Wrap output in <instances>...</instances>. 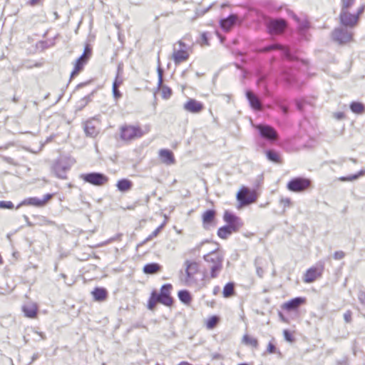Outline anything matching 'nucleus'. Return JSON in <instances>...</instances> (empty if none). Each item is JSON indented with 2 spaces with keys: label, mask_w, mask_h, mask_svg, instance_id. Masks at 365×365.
Instances as JSON below:
<instances>
[{
  "label": "nucleus",
  "mask_w": 365,
  "mask_h": 365,
  "mask_svg": "<svg viewBox=\"0 0 365 365\" xmlns=\"http://www.w3.org/2000/svg\"><path fill=\"white\" fill-rule=\"evenodd\" d=\"M284 79L289 83H291L292 80L288 76H286L284 77Z\"/></svg>",
  "instance_id": "bf43d9fd"
},
{
  "label": "nucleus",
  "mask_w": 365,
  "mask_h": 365,
  "mask_svg": "<svg viewBox=\"0 0 365 365\" xmlns=\"http://www.w3.org/2000/svg\"><path fill=\"white\" fill-rule=\"evenodd\" d=\"M286 27V22L284 20H273L268 24L269 32L271 34H282Z\"/></svg>",
  "instance_id": "4468645a"
},
{
  "label": "nucleus",
  "mask_w": 365,
  "mask_h": 365,
  "mask_svg": "<svg viewBox=\"0 0 365 365\" xmlns=\"http://www.w3.org/2000/svg\"><path fill=\"white\" fill-rule=\"evenodd\" d=\"M92 49L88 45H86L83 53L76 61L74 69L71 74V77L73 78L77 76L83 69V66L86 63L91 56Z\"/></svg>",
  "instance_id": "0eeeda50"
},
{
  "label": "nucleus",
  "mask_w": 365,
  "mask_h": 365,
  "mask_svg": "<svg viewBox=\"0 0 365 365\" xmlns=\"http://www.w3.org/2000/svg\"><path fill=\"white\" fill-rule=\"evenodd\" d=\"M237 199L243 205H247L254 202L253 196L249 193V190L246 188L238 192Z\"/></svg>",
  "instance_id": "6ab92c4d"
},
{
  "label": "nucleus",
  "mask_w": 365,
  "mask_h": 365,
  "mask_svg": "<svg viewBox=\"0 0 365 365\" xmlns=\"http://www.w3.org/2000/svg\"><path fill=\"white\" fill-rule=\"evenodd\" d=\"M344 319L346 321V322L349 323L351 322V315L350 312H346L344 314Z\"/></svg>",
  "instance_id": "8fccbe9b"
},
{
  "label": "nucleus",
  "mask_w": 365,
  "mask_h": 365,
  "mask_svg": "<svg viewBox=\"0 0 365 365\" xmlns=\"http://www.w3.org/2000/svg\"><path fill=\"white\" fill-rule=\"evenodd\" d=\"M159 302L160 299H158L157 296V292L155 291L153 292L150 296V298L148 301V309L150 310H153L155 307L156 304Z\"/></svg>",
  "instance_id": "e433bc0d"
},
{
  "label": "nucleus",
  "mask_w": 365,
  "mask_h": 365,
  "mask_svg": "<svg viewBox=\"0 0 365 365\" xmlns=\"http://www.w3.org/2000/svg\"><path fill=\"white\" fill-rule=\"evenodd\" d=\"M219 289V287H215L214 289V293L216 294V292H217V289Z\"/></svg>",
  "instance_id": "69168bd1"
},
{
  "label": "nucleus",
  "mask_w": 365,
  "mask_h": 365,
  "mask_svg": "<svg viewBox=\"0 0 365 365\" xmlns=\"http://www.w3.org/2000/svg\"><path fill=\"white\" fill-rule=\"evenodd\" d=\"M364 11V6H360L358 9L357 14L356 16H359L361 14H362Z\"/></svg>",
  "instance_id": "4d7b16f0"
},
{
  "label": "nucleus",
  "mask_w": 365,
  "mask_h": 365,
  "mask_svg": "<svg viewBox=\"0 0 365 365\" xmlns=\"http://www.w3.org/2000/svg\"><path fill=\"white\" fill-rule=\"evenodd\" d=\"M132 182L127 179H123L118 182L117 187L120 191L126 192L131 189Z\"/></svg>",
  "instance_id": "7c9ffc66"
},
{
  "label": "nucleus",
  "mask_w": 365,
  "mask_h": 365,
  "mask_svg": "<svg viewBox=\"0 0 365 365\" xmlns=\"http://www.w3.org/2000/svg\"><path fill=\"white\" fill-rule=\"evenodd\" d=\"M257 129L262 137L269 140H275L277 139V133L276 130L268 125H259Z\"/></svg>",
  "instance_id": "ddd939ff"
},
{
  "label": "nucleus",
  "mask_w": 365,
  "mask_h": 365,
  "mask_svg": "<svg viewBox=\"0 0 365 365\" xmlns=\"http://www.w3.org/2000/svg\"><path fill=\"white\" fill-rule=\"evenodd\" d=\"M310 185L311 181L309 179L295 178L287 183V187L292 192H301L307 190Z\"/></svg>",
  "instance_id": "20e7f679"
},
{
  "label": "nucleus",
  "mask_w": 365,
  "mask_h": 365,
  "mask_svg": "<svg viewBox=\"0 0 365 365\" xmlns=\"http://www.w3.org/2000/svg\"><path fill=\"white\" fill-rule=\"evenodd\" d=\"M52 197V195L51 194H46L44 195L43 199H39L38 197H29L24 200L17 207L19 208V207L22 205H31L34 207H41L44 206L46 202Z\"/></svg>",
  "instance_id": "9d476101"
},
{
  "label": "nucleus",
  "mask_w": 365,
  "mask_h": 365,
  "mask_svg": "<svg viewBox=\"0 0 365 365\" xmlns=\"http://www.w3.org/2000/svg\"><path fill=\"white\" fill-rule=\"evenodd\" d=\"M297 107L299 110H303V103L301 101H297Z\"/></svg>",
  "instance_id": "6e6d98bb"
},
{
  "label": "nucleus",
  "mask_w": 365,
  "mask_h": 365,
  "mask_svg": "<svg viewBox=\"0 0 365 365\" xmlns=\"http://www.w3.org/2000/svg\"><path fill=\"white\" fill-rule=\"evenodd\" d=\"M68 169V166L63 165L61 163H56L53 168L56 175L61 179L66 178V173Z\"/></svg>",
  "instance_id": "393cba45"
},
{
  "label": "nucleus",
  "mask_w": 365,
  "mask_h": 365,
  "mask_svg": "<svg viewBox=\"0 0 365 365\" xmlns=\"http://www.w3.org/2000/svg\"><path fill=\"white\" fill-rule=\"evenodd\" d=\"M120 139L125 142H130L141 138L145 133L138 125L125 124L120 126Z\"/></svg>",
  "instance_id": "f03ea898"
},
{
  "label": "nucleus",
  "mask_w": 365,
  "mask_h": 365,
  "mask_svg": "<svg viewBox=\"0 0 365 365\" xmlns=\"http://www.w3.org/2000/svg\"><path fill=\"white\" fill-rule=\"evenodd\" d=\"M279 202L284 207L283 212L285 211L286 207H289L292 205V200L289 197H282Z\"/></svg>",
  "instance_id": "a19ab883"
},
{
  "label": "nucleus",
  "mask_w": 365,
  "mask_h": 365,
  "mask_svg": "<svg viewBox=\"0 0 365 365\" xmlns=\"http://www.w3.org/2000/svg\"><path fill=\"white\" fill-rule=\"evenodd\" d=\"M81 178L83 179L85 182L96 186L103 185L108 180V178L105 175L100 173L82 174L81 175Z\"/></svg>",
  "instance_id": "423d86ee"
},
{
  "label": "nucleus",
  "mask_w": 365,
  "mask_h": 365,
  "mask_svg": "<svg viewBox=\"0 0 365 365\" xmlns=\"http://www.w3.org/2000/svg\"><path fill=\"white\" fill-rule=\"evenodd\" d=\"M342 9L341 10H348V9L354 4V0H341Z\"/></svg>",
  "instance_id": "c03bdc74"
},
{
  "label": "nucleus",
  "mask_w": 365,
  "mask_h": 365,
  "mask_svg": "<svg viewBox=\"0 0 365 365\" xmlns=\"http://www.w3.org/2000/svg\"><path fill=\"white\" fill-rule=\"evenodd\" d=\"M84 131L88 136L95 137L97 135L98 131L93 125L91 121H88L85 124Z\"/></svg>",
  "instance_id": "c756f323"
},
{
  "label": "nucleus",
  "mask_w": 365,
  "mask_h": 365,
  "mask_svg": "<svg viewBox=\"0 0 365 365\" xmlns=\"http://www.w3.org/2000/svg\"><path fill=\"white\" fill-rule=\"evenodd\" d=\"M187 45L179 41L174 45L172 58L176 65L186 61L189 58V53L186 51Z\"/></svg>",
  "instance_id": "7ed1b4c3"
},
{
  "label": "nucleus",
  "mask_w": 365,
  "mask_h": 365,
  "mask_svg": "<svg viewBox=\"0 0 365 365\" xmlns=\"http://www.w3.org/2000/svg\"><path fill=\"white\" fill-rule=\"evenodd\" d=\"M223 219L227 223L230 228L235 232H237L243 225L240 217L227 210L225 212Z\"/></svg>",
  "instance_id": "6e6552de"
},
{
  "label": "nucleus",
  "mask_w": 365,
  "mask_h": 365,
  "mask_svg": "<svg viewBox=\"0 0 365 365\" xmlns=\"http://www.w3.org/2000/svg\"><path fill=\"white\" fill-rule=\"evenodd\" d=\"M264 78L263 76L260 77L259 79L258 80V83H259L261 81H262L264 80Z\"/></svg>",
  "instance_id": "0e129e2a"
},
{
  "label": "nucleus",
  "mask_w": 365,
  "mask_h": 365,
  "mask_svg": "<svg viewBox=\"0 0 365 365\" xmlns=\"http://www.w3.org/2000/svg\"><path fill=\"white\" fill-rule=\"evenodd\" d=\"M37 309V305L32 302H29L22 307V311L25 316L29 318L36 317Z\"/></svg>",
  "instance_id": "4be33fe9"
},
{
  "label": "nucleus",
  "mask_w": 365,
  "mask_h": 365,
  "mask_svg": "<svg viewBox=\"0 0 365 365\" xmlns=\"http://www.w3.org/2000/svg\"><path fill=\"white\" fill-rule=\"evenodd\" d=\"M282 110H283L284 113H287L288 110H287V107L282 106Z\"/></svg>",
  "instance_id": "e2e57ef3"
},
{
  "label": "nucleus",
  "mask_w": 365,
  "mask_h": 365,
  "mask_svg": "<svg viewBox=\"0 0 365 365\" xmlns=\"http://www.w3.org/2000/svg\"><path fill=\"white\" fill-rule=\"evenodd\" d=\"M92 294L96 301H103L107 297V291L104 288H96Z\"/></svg>",
  "instance_id": "cd10ccee"
},
{
  "label": "nucleus",
  "mask_w": 365,
  "mask_h": 365,
  "mask_svg": "<svg viewBox=\"0 0 365 365\" xmlns=\"http://www.w3.org/2000/svg\"><path fill=\"white\" fill-rule=\"evenodd\" d=\"M267 352L269 353V354H274V353H276V347L275 346L269 342L268 346H267Z\"/></svg>",
  "instance_id": "de8ad7c7"
},
{
  "label": "nucleus",
  "mask_w": 365,
  "mask_h": 365,
  "mask_svg": "<svg viewBox=\"0 0 365 365\" xmlns=\"http://www.w3.org/2000/svg\"><path fill=\"white\" fill-rule=\"evenodd\" d=\"M178 365H192V364L188 362H186V361H182V362H180Z\"/></svg>",
  "instance_id": "680f3d73"
},
{
  "label": "nucleus",
  "mask_w": 365,
  "mask_h": 365,
  "mask_svg": "<svg viewBox=\"0 0 365 365\" xmlns=\"http://www.w3.org/2000/svg\"><path fill=\"white\" fill-rule=\"evenodd\" d=\"M276 49L281 50L282 51L283 54L284 55V56L287 59H289L290 61L295 60V57L291 53L289 48L284 47L283 46H282L280 44L276 43V44H272V45L268 46L262 48L261 50V51L262 52H269V51H271L272 50H276Z\"/></svg>",
  "instance_id": "2eb2a0df"
},
{
  "label": "nucleus",
  "mask_w": 365,
  "mask_h": 365,
  "mask_svg": "<svg viewBox=\"0 0 365 365\" xmlns=\"http://www.w3.org/2000/svg\"><path fill=\"white\" fill-rule=\"evenodd\" d=\"M332 38L339 44L346 43L351 41L353 33L346 28H337L332 32Z\"/></svg>",
  "instance_id": "39448f33"
},
{
  "label": "nucleus",
  "mask_w": 365,
  "mask_h": 365,
  "mask_svg": "<svg viewBox=\"0 0 365 365\" xmlns=\"http://www.w3.org/2000/svg\"><path fill=\"white\" fill-rule=\"evenodd\" d=\"M344 257H345V253L343 251H336L334 254V258L337 260L341 259Z\"/></svg>",
  "instance_id": "a18cd8bd"
},
{
  "label": "nucleus",
  "mask_w": 365,
  "mask_h": 365,
  "mask_svg": "<svg viewBox=\"0 0 365 365\" xmlns=\"http://www.w3.org/2000/svg\"><path fill=\"white\" fill-rule=\"evenodd\" d=\"M341 24L347 28H353L358 22V16L351 14L347 10H341L340 14Z\"/></svg>",
  "instance_id": "9b49d317"
},
{
  "label": "nucleus",
  "mask_w": 365,
  "mask_h": 365,
  "mask_svg": "<svg viewBox=\"0 0 365 365\" xmlns=\"http://www.w3.org/2000/svg\"><path fill=\"white\" fill-rule=\"evenodd\" d=\"M365 175V170H361L357 174L351 175L348 177L339 178L340 181H354L357 180L360 176Z\"/></svg>",
  "instance_id": "4c0bfd02"
},
{
  "label": "nucleus",
  "mask_w": 365,
  "mask_h": 365,
  "mask_svg": "<svg viewBox=\"0 0 365 365\" xmlns=\"http://www.w3.org/2000/svg\"><path fill=\"white\" fill-rule=\"evenodd\" d=\"M218 322V317L213 316L210 317L207 322V327L208 329H213Z\"/></svg>",
  "instance_id": "ea45409f"
},
{
  "label": "nucleus",
  "mask_w": 365,
  "mask_h": 365,
  "mask_svg": "<svg viewBox=\"0 0 365 365\" xmlns=\"http://www.w3.org/2000/svg\"><path fill=\"white\" fill-rule=\"evenodd\" d=\"M39 334L41 335V338L44 339V336H43V334L41 333Z\"/></svg>",
  "instance_id": "774afa93"
},
{
  "label": "nucleus",
  "mask_w": 365,
  "mask_h": 365,
  "mask_svg": "<svg viewBox=\"0 0 365 365\" xmlns=\"http://www.w3.org/2000/svg\"><path fill=\"white\" fill-rule=\"evenodd\" d=\"M13 101H14V102H17V101H18V99H17L16 97H14V98H13Z\"/></svg>",
  "instance_id": "338daca9"
},
{
  "label": "nucleus",
  "mask_w": 365,
  "mask_h": 365,
  "mask_svg": "<svg viewBox=\"0 0 365 365\" xmlns=\"http://www.w3.org/2000/svg\"><path fill=\"white\" fill-rule=\"evenodd\" d=\"M222 294L225 298H229L235 294V284L229 282L223 288Z\"/></svg>",
  "instance_id": "2f4dec72"
},
{
  "label": "nucleus",
  "mask_w": 365,
  "mask_h": 365,
  "mask_svg": "<svg viewBox=\"0 0 365 365\" xmlns=\"http://www.w3.org/2000/svg\"><path fill=\"white\" fill-rule=\"evenodd\" d=\"M118 88V84L117 81H115L113 84V96L115 98H118L121 96Z\"/></svg>",
  "instance_id": "79ce46f5"
},
{
  "label": "nucleus",
  "mask_w": 365,
  "mask_h": 365,
  "mask_svg": "<svg viewBox=\"0 0 365 365\" xmlns=\"http://www.w3.org/2000/svg\"><path fill=\"white\" fill-rule=\"evenodd\" d=\"M237 19L236 15L231 14L227 18L222 19L220 25L223 29L228 31L235 24Z\"/></svg>",
  "instance_id": "b1692460"
},
{
  "label": "nucleus",
  "mask_w": 365,
  "mask_h": 365,
  "mask_svg": "<svg viewBox=\"0 0 365 365\" xmlns=\"http://www.w3.org/2000/svg\"><path fill=\"white\" fill-rule=\"evenodd\" d=\"M205 244H211L209 241H205V242H200L197 247H196V250H200L201 248L203 247V245Z\"/></svg>",
  "instance_id": "5fc2aeb1"
},
{
  "label": "nucleus",
  "mask_w": 365,
  "mask_h": 365,
  "mask_svg": "<svg viewBox=\"0 0 365 365\" xmlns=\"http://www.w3.org/2000/svg\"><path fill=\"white\" fill-rule=\"evenodd\" d=\"M309 27V24L307 21H304L301 24H300V29L302 30H306Z\"/></svg>",
  "instance_id": "603ef678"
},
{
  "label": "nucleus",
  "mask_w": 365,
  "mask_h": 365,
  "mask_svg": "<svg viewBox=\"0 0 365 365\" xmlns=\"http://www.w3.org/2000/svg\"><path fill=\"white\" fill-rule=\"evenodd\" d=\"M333 117L336 120H341L344 118L345 115L343 112H336L333 113Z\"/></svg>",
  "instance_id": "49530a36"
},
{
  "label": "nucleus",
  "mask_w": 365,
  "mask_h": 365,
  "mask_svg": "<svg viewBox=\"0 0 365 365\" xmlns=\"http://www.w3.org/2000/svg\"><path fill=\"white\" fill-rule=\"evenodd\" d=\"M215 214L216 212L213 210H206L202 214V222L205 227H206V225H210L214 220Z\"/></svg>",
  "instance_id": "bb28decb"
},
{
  "label": "nucleus",
  "mask_w": 365,
  "mask_h": 365,
  "mask_svg": "<svg viewBox=\"0 0 365 365\" xmlns=\"http://www.w3.org/2000/svg\"><path fill=\"white\" fill-rule=\"evenodd\" d=\"M306 299L303 297H296L285 302L282 307L287 311H292L297 309L299 306L305 303Z\"/></svg>",
  "instance_id": "aec40b11"
},
{
  "label": "nucleus",
  "mask_w": 365,
  "mask_h": 365,
  "mask_svg": "<svg viewBox=\"0 0 365 365\" xmlns=\"http://www.w3.org/2000/svg\"><path fill=\"white\" fill-rule=\"evenodd\" d=\"M159 158L160 161L167 165H170L175 163V159L172 151L168 149H161L159 150Z\"/></svg>",
  "instance_id": "f3484780"
},
{
  "label": "nucleus",
  "mask_w": 365,
  "mask_h": 365,
  "mask_svg": "<svg viewBox=\"0 0 365 365\" xmlns=\"http://www.w3.org/2000/svg\"><path fill=\"white\" fill-rule=\"evenodd\" d=\"M39 0H30V3L31 5H35L38 2Z\"/></svg>",
  "instance_id": "052dcab7"
},
{
  "label": "nucleus",
  "mask_w": 365,
  "mask_h": 365,
  "mask_svg": "<svg viewBox=\"0 0 365 365\" xmlns=\"http://www.w3.org/2000/svg\"><path fill=\"white\" fill-rule=\"evenodd\" d=\"M284 339L287 341H292V336L291 334L289 332V331H287V330L284 331Z\"/></svg>",
  "instance_id": "09e8293b"
},
{
  "label": "nucleus",
  "mask_w": 365,
  "mask_h": 365,
  "mask_svg": "<svg viewBox=\"0 0 365 365\" xmlns=\"http://www.w3.org/2000/svg\"><path fill=\"white\" fill-rule=\"evenodd\" d=\"M172 288L173 287L170 284H165L163 285L160 289V293H157V296L160 299V303L168 307L172 305L173 302V299L170 297V292Z\"/></svg>",
  "instance_id": "1a4fd4ad"
},
{
  "label": "nucleus",
  "mask_w": 365,
  "mask_h": 365,
  "mask_svg": "<svg viewBox=\"0 0 365 365\" xmlns=\"http://www.w3.org/2000/svg\"><path fill=\"white\" fill-rule=\"evenodd\" d=\"M14 204L11 201H0V208L12 209Z\"/></svg>",
  "instance_id": "37998d69"
},
{
  "label": "nucleus",
  "mask_w": 365,
  "mask_h": 365,
  "mask_svg": "<svg viewBox=\"0 0 365 365\" xmlns=\"http://www.w3.org/2000/svg\"><path fill=\"white\" fill-rule=\"evenodd\" d=\"M246 97L250 103V106L257 110H261L262 106L259 98L255 96L252 91H247L246 92Z\"/></svg>",
  "instance_id": "412c9836"
},
{
  "label": "nucleus",
  "mask_w": 365,
  "mask_h": 365,
  "mask_svg": "<svg viewBox=\"0 0 365 365\" xmlns=\"http://www.w3.org/2000/svg\"><path fill=\"white\" fill-rule=\"evenodd\" d=\"M202 38L203 43L205 44H207V39L206 35L205 34H202Z\"/></svg>",
  "instance_id": "13d9d810"
},
{
  "label": "nucleus",
  "mask_w": 365,
  "mask_h": 365,
  "mask_svg": "<svg viewBox=\"0 0 365 365\" xmlns=\"http://www.w3.org/2000/svg\"><path fill=\"white\" fill-rule=\"evenodd\" d=\"M184 109L192 113H198L201 112L204 108L203 104L195 99H190L184 104Z\"/></svg>",
  "instance_id": "dca6fc26"
},
{
  "label": "nucleus",
  "mask_w": 365,
  "mask_h": 365,
  "mask_svg": "<svg viewBox=\"0 0 365 365\" xmlns=\"http://www.w3.org/2000/svg\"><path fill=\"white\" fill-rule=\"evenodd\" d=\"M266 155H267V159L271 162H273L274 163H278V164L282 163L280 155L274 150H267L266 152Z\"/></svg>",
  "instance_id": "c85d7f7f"
},
{
  "label": "nucleus",
  "mask_w": 365,
  "mask_h": 365,
  "mask_svg": "<svg viewBox=\"0 0 365 365\" xmlns=\"http://www.w3.org/2000/svg\"><path fill=\"white\" fill-rule=\"evenodd\" d=\"M359 299L361 301L362 304H365V294L364 292L359 294Z\"/></svg>",
  "instance_id": "864d4df0"
},
{
  "label": "nucleus",
  "mask_w": 365,
  "mask_h": 365,
  "mask_svg": "<svg viewBox=\"0 0 365 365\" xmlns=\"http://www.w3.org/2000/svg\"><path fill=\"white\" fill-rule=\"evenodd\" d=\"M256 272H257V274L260 277L262 278L263 277V274H264V270L262 268H261L260 267L256 265Z\"/></svg>",
  "instance_id": "3c124183"
},
{
  "label": "nucleus",
  "mask_w": 365,
  "mask_h": 365,
  "mask_svg": "<svg viewBox=\"0 0 365 365\" xmlns=\"http://www.w3.org/2000/svg\"><path fill=\"white\" fill-rule=\"evenodd\" d=\"M324 269V266L321 267H311L309 269L304 276V282L306 283H312L315 281L317 278L320 277Z\"/></svg>",
  "instance_id": "f8f14e48"
},
{
  "label": "nucleus",
  "mask_w": 365,
  "mask_h": 365,
  "mask_svg": "<svg viewBox=\"0 0 365 365\" xmlns=\"http://www.w3.org/2000/svg\"><path fill=\"white\" fill-rule=\"evenodd\" d=\"M232 232H235L232 230L228 225H225L218 230L217 235L222 239H227Z\"/></svg>",
  "instance_id": "473e14b6"
},
{
  "label": "nucleus",
  "mask_w": 365,
  "mask_h": 365,
  "mask_svg": "<svg viewBox=\"0 0 365 365\" xmlns=\"http://www.w3.org/2000/svg\"><path fill=\"white\" fill-rule=\"evenodd\" d=\"M242 342L247 345L252 346L255 349L258 347V341L256 338H254L250 335L245 334L242 338Z\"/></svg>",
  "instance_id": "72a5a7b5"
},
{
  "label": "nucleus",
  "mask_w": 365,
  "mask_h": 365,
  "mask_svg": "<svg viewBox=\"0 0 365 365\" xmlns=\"http://www.w3.org/2000/svg\"><path fill=\"white\" fill-rule=\"evenodd\" d=\"M162 267L158 263H149L143 267V272L147 274H154L161 271Z\"/></svg>",
  "instance_id": "a878e982"
},
{
  "label": "nucleus",
  "mask_w": 365,
  "mask_h": 365,
  "mask_svg": "<svg viewBox=\"0 0 365 365\" xmlns=\"http://www.w3.org/2000/svg\"><path fill=\"white\" fill-rule=\"evenodd\" d=\"M158 86L160 87L162 97L164 99H168L172 95V90L169 87L163 85V70L160 66L158 68Z\"/></svg>",
  "instance_id": "a211bd4d"
},
{
  "label": "nucleus",
  "mask_w": 365,
  "mask_h": 365,
  "mask_svg": "<svg viewBox=\"0 0 365 365\" xmlns=\"http://www.w3.org/2000/svg\"><path fill=\"white\" fill-rule=\"evenodd\" d=\"M350 109L356 114H361L365 110L364 106L359 102H352L350 105Z\"/></svg>",
  "instance_id": "f704fd0d"
},
{
  "label": "nucleus",
  "mask_w": 365,
  "mask_h": 365,
  "mask_svg": "<svg viewBox=\"0 0 365 365\" xmlns=\"http://www.w3.org/2000/svg\"><path fill=\"white\" fill-rule=\"evenodd\" d=\"M178 297L181 302L185 304H189L191 300V295L187 290H181L178 292Z\"/></svg>",
  "instance_id": "c9c22d12"
},
{
  "label": "nucleus",
  "mask_w": 365,
  "mask_h": 365,
  "mask_svg": "<svg viewBox=\"0 0 365 365\" xmlns=\"http://www.w3.org/2000/svg\"><path fill=\"white\" fill-rule=\"evenodd\" d=\"M215 247L209 250V252L204 255L203 258L210 269L212 278L217 277L222 268L224 255L219 250L218 245L212 244Z\"/></svg>",
  "instance_id": "f257e3e1"
},
{
  "label": "nucleus",
  "mask_w": 365,
  "mask_h": 365,
  "mask_svg": "<svg viewBox=\"0 0 365 365\" xmlns=\"http://www.w3.org/2000/svg\"><path fill=\"white\" fill-rule=\"evenodd\" d=\"M185 274H186V279L185 281L187 282L188 279L192 277L194 274H195L197 272L198 265L195 262H190L187 260L185 262Z\"/></svg>",
  "instance_id": "5701e85b"
},
{
  "label": "nucleus",
  "mask_w": 365,
  "mask_h": 365,
  "mask_svg": "<svg viewBox=\"0 0 365 365\" xmlns=\"http://www.w3.org/2000/svg\"><path fill=\"white\" fill-rule=\"evenodd\" d=\"M164 227V223H163L162 225H160L158 228H156L145 240L143 243H145L151 240H153V238L156 237L159 233L160 232L161 230Z\"/></svg>",
  "instance_id": "58836bf2"
}]
</instances>
